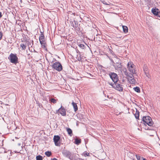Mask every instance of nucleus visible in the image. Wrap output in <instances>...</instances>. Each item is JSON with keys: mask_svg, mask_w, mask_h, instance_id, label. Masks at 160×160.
I'll use <instances>...</instances> for the list:
<instances>
[{"mask_svg": "<svg viewBox=\"0 0 160 160\" xmlns=\"http://www.w3.org/2000/svg\"><path fill=\"white\" fill-rule=\"evenodd\" d=\"M152 12L155 16L160 18V11L157 8H152Z\"/></svg>", "mask_w": 160, "mask_h": 160, "instance_id": "obj_11", "label": "nucleus"}, {"mask_svg": "<svg viewBox=\"0 0 160 160\" xmlns=\"http://www.w3.org/2000/svg\"><path fill=\"white\" fill-rule=\"evenodd\" d=\"M134 64L131 65L130 66H129L128 67V69H129V68H132L133 67H134Z\"/></svg>", "mask_w": 160, "mask_h": 160, "instance_id": "obj_34", "label": "nucleus"}, {"mask_svg": "<svg viewBox=\"0 0 160 160\" xmlns=\"http://www.w3.org/2000/svg\"><path fill=\"white\" fill-rule=\"evenodd\" d=\"M60 138L58 135H55L53 137V141L56 146H60L61 143L60 142Z\"/></svg>", "mask_w": 160, "mask_h": 160, "instance_id": "obj_7", "label": "nucleus"}, {"mask_svg": "<svg viewBox=\"0 0 160 160\" xmlns=\"http://www.w3.org/2000/svg\"><path fill=\"white\" fill-rule=\"evenodd\" d=\"M129 71L133 74H136V71L135 70V68H129L128 69Z\"/></svg>", "mask_w": 160, "mask_h": 160, "instance_id": "obj_23", "label": "nucleus"}, {"mask_svg": "<svg viewBox=\"0 0 160 160\" xmlns=\"http://www.w3.org/2000/svg\"><path fill=\"white\" fill-rule=\"evenodd\" d=\"M76 52L77 53L79 54L81 53L78 49H76Z\"/></svg>", "mask_w": 160, "mask_h": 160, "instance_id": "obj_37", "label": "nucleus"}, {"mask_svg": "<svg viewBox=\"0 0 160 160\" xmlns=\"http://www.w3.org/2000/svg\"><path fill=\"white\" fill-rule=\"evenodd\" d=\"M81 139H78V138H76L75 139L74 142L77 145H79L81 143Z\"/></svg>", "mask_w": 160, "mask_h": 160, "instance_id": "obj_21", "label": "nucleus"}, {"mask_svg": "<svg viewBox=\"0 0 160 160\" xmlns=\"http://www.w3.org/2000/svg\"><path fill=\"white\" fill-rule=\"evenodd\" d=\"M102 2L103 3V4L106 5H108V4L105 1H102Z\"/></svg>", "mask_w": 160, "mask_h": 160, "instance_id": "obj_35", "label": "nucleus"}, {"mask_svg": "<svg viewBox=\"0 0 160 160\" xmlns=\"http://www.w3.org/2000/svg\"><path fill=\"white\" fill-rule=\"evenodd\" d=\"M134 90L137 92H140V88L138 87H136L133 88Z\"/></svg>", "mask_w": 160, "mask_h": 160, "instance_id": "obj_27", "label": "nucleus"}, {"mask_svg": "<svg viewBox=\"0 0 160 160\" xmlns=\"http://www.w3.org/2000/svg\"><path fill=\"white\" fill-rule=\"evenodd\" d=\"M73 22L74 24L72 22V23H71V25L73 27L76 31H81V28H80V24H79L78 21L74 20Z\"/></svg>", "mask_w": 160, "mask_h": 160, "instance_id": "obj_5", "label": "nucleus"}, {"mask_svg": "<svg viewBox=\"0 0 160 160\" xmlns=\"http://www.w3.org/2000/svg\"><path fill=\"white\" fill-rule=\"evenodd\" d=\"M83 154L85 157H86V156H89V153L88 152H86L85 153V152H84Z\"/></svg>", "mask_w": 160, "mask_h": 160, "instance_id": "obj_31", "label": "nucleus"}, {"mask_svg": "<svg viewBox=\"0 0 160 160\" xmlns=\"http://www.w3.org/2000/svg\"><path fill=\"white\" fill-rule=\"evenodd\" d=\"M143 70L147 77L150 78L151 76L149 74L148 68L146 64H144L143 67Z\"/></svg>", "mask_w": 160, "mask_h": 160, "instance_id": "obj_9", "label": "nucleus"}, {"mask_svg": "<svg viewBox=\"0 0 160 160\" xmlns=\"http://www.w3.org/2000/svg\"><path fill=\"white\" fill-rule=\"evenodd\" d=\"M62 152L63 155L64 157L71 159V157L72 155L71 152L67 150H63Z\"/></svg>", "mask_w": 160, "mask_h": 160, "instance_id": "obj_8", "label": "nucleus"}, {"mask_svg": "<svg viewBox=\"0 0 160 160\" xmlns=\"http://www.w3.org/2000/svg\"><path fill=\"white\" fill-rule=\"evenodd\" d=\"M78 46L82 49H85L86 48L87 45L85 44V45H84L83 44H78Z\"/></svg>", "mask_w": 160, "mask_h": 160, "instance_id": "obj_19", "label": "nucleus"}, {"mask_svg": "<svg viewBox=\"0 0 160 160\" xmlns=\"http://www.w3.org/2000/svg\"><path fill=\"white\" fill-rule=\"evenodd\" d=\"M58 100L57 99H55L53 98H51L50 99L49 101L50 102L53 103H57V101Z\"/></svg>", "mask_w": 160, "mask_h": 160, "instance_id": "obj_25", "label": "nucleus"}, {"mask_svg": "<svg viewBox=\"0 0 160 160\" xmlns=\"http://www.w3.org/2000/svg\"><path fill=\"white\" fill-rule=\"evenodd\" d=\"M34 52H37L35 50H34Z\"/></svg>", "mask_w": 160, "mask_h": 160, "instance_id": "obj_42", "label": "nucleus"}, {"mask_svg": "<svg viewBox=\"0 0 160 160\" xmlns=\"http://www.w3.org/2000/svg\"><path fill=\"white\" fill-rule=\"evenodd\" d=\"M52 68L58 71H61L62 69V67L61 63L59 62H56L52 65Z\"/></svg>", "mask_w": 160, "mask_h": 160, "instance_id": "obj_4", "label": "nucleus"}, {"mask_svg": "<svg viewBox=\"0 0 160 160\" xmlns=\"http://www.w3.org/2000/svg\"><path fill=\"white\" fill-rule=\"evenodd\" d=\"M109 51L112 54V53H113V51L112 50H111L110 48H109Z\"/></svg>", "mask_w": 160, "mask_h": 160, "instance_id": "obj_38", "label": "nucleus"}, {"mask_svg": "<svg viewBox=\"0 0 160 160\" xmlns=\"http://www.w3.org/2000/svg\"><path fill=\"white\" fill-rule=\"evenodd\" d=\"M122 86V85L120 84L117 83H116L114 89L119 91L122 92L123 91V90Z\"/></svg>", "mask_w": 160, "mask_h": 160, "instance_id": "obj_12", "label": "nucleus"}, {"mask_svg": "<svg viewBox=\"0 0 160 160\" xmlns=\"http://www.w3.org/2000/svg\"><path fill=\"white\" fill-rule=\"evenodd\" d=\"M116 83L114 82V83H113L112 82H108V84L109 85H110L112 86V87L114 88H115V86L116 85Z\"/></svg>", "mask_w": 160, "mask_h": 160, "instance_id": "obj_28", "label": "nucleus"}, {"mask_svg": "<svg viewBox=\"0 0 160 160\" xmlns=\"http://www.w3.org/2000/svg\"><path fill=\"white\" fill-rule=\"evenodd\" d=\"M6 105H8V104H5Z\"/></svg>", "mask_w": 160, "mask_h": 160, "instance_id": "obj_44", "label": "nucleus"}, {"mask_svg": "<svg viewBox=\"0 0 160 160\" xmlns=\"http://www.w3.org/2000/svg\"><path fill=\"white\" fill-rule=\"evenodd\" d=\"M8 58L11 62L12 63L16 64L17 63H18V58L16 54L11 53L9 57H8Z\"/></svg>", "mask_w": 160, "mask_h": 160, "instance_id": "obj_3", "label": "nucleus"}, {"mask_svg": "<svg viewBox=\"0 0 160 160\" xmlns=\"http://www.w3.org/2000/svg\"><path fill=\"white\" fill-rule=\"evenodd\" d=\"M141 122L145 126V128L146 130H155L157 129V128L153 126L154 123L151 118L149 116H143Z\"/></svg>", "mask_w": 160, "mask_h": 160, "instance_id": "obj_1", "label": "nucleus"}, {"mask_svg": "<svg viewBox=\"0 0 160 160\" xmlns=\"http://www.w3.org/2000/svg\"><path fill=\"white\" fill-rule=\"evenodd\" d=\"M40 42L41 45L42 47L45 50H47V44L45 41H44L43 42L40 41Z\"/></svg>", "mask_w": 160, "mask_h": 160, "instance_id": "obj_14", "label": "nucleus"}, {"mask_svg": "<svg viewBox=\"0 0 160 160\" xmlns=\"http://www.w3.org/2000/svg\"><path fill=\"white\" fill-rule=\"evenodd\" d=\"M52 160H58L56 158H54Z\"/></svg>", "mask_w": 160, "mask_h": 160, "instance_id": "obj_40", "label": "nucleus"}, {"mask_svg": "<svg viewBox=\"0 0 160 160\" xmlns=\"http://www.w3.org/2000/svg\"><path fill=\"white\" fill-rule=\"evenodd\" d=\"M20 47L22 48V50H25L26 48V45L24 43H21L20 45Z\"/></svg>", "mask_w": 160, "mask_h": 160, "instance_id": "obj_24", "label": "nucleus"}, {"mask_svg": "<svg viewBox=\"0 0 160 160\" xmlns=\"http://www.w3.org/2000/svg\"><path fill=\"white\" fill-rule=\"evenodd\" d=\"M112 63V65L114 67L116 70H122V67L121 65L120 60L118 58H116L114 60L112 59H110Z\"/></svg>", "mask_w": 160, "mask_h": 160, "instance_id": "obj_2", "label": "nucleus"}, {"mask_svg": "<svg viewBox=\"0 0 160 160\" xmlns=\"http://www.w3.org/2000/svg\"><path fill=\"white\" fill-rule=\"evenodd\" d=\"M82 56L81 55V53L77 55V58L79 61H82Z\"/></svg>", "mask_w": 160, "mask_h": 160, "instance_id": "obj_20", "label": "nucleus"}, {"mask_svg": "<svg viewBox=\"0 0 160 160\" xmlns=\"http://www.w3.org/2000/svg\"><path fill=\"white\" fill-rule=\"evenodd\" d=\"M132 64H133L132 63V62H130L128 63V65H127V66H128V67L129 66H130L131 65H132Z\"/></svg>", "mask_w": 160, "mask_h": 160, "instance_id": "obj_33", "label": "nucleus"}, {"mask_svg": "<svg viewBox=\"0 0 160 160\" xmlns=\"http://www.w3.org/2000/svg\"><path fill=\"white\" fill-rule=\"evenodd\" d=\"M122 70H123L124 73L126 76L128 75V72L127 69L126 68H124L123 69H122Z\"/></svg>", "mask_w": 160, "mask_h": 160, "instance_id": "obj_30", "label": "nucleus"}, {"mask_svg": "<svg viewBox=\"0 0 160 160\" xmlns=\"http://www.w3.org/2000/svg\"><path fill=\"white\" fill-rule=\"evenodd\" d=\"M2 33L0 32V40L1 39L2 37Z\"/></svg>", "mask_w": 160, "mask_h": 160, "instance_id": "obj_36", "label": "nucleus"}, {"mask_svg": "<svg viewBox=\"0 0 160 160\" xmlns=\"http://www.w3.org/2000/svg\"><path fill=\"white\" fill-rule=\"evenodd\" d=\"M41 34L40 35L39 38V40L40 42V41L43 42L45 40V37L43 32H41Z\"/></svg>", "mask_w": 160, "mask_h": 160, "instance_id": "obj_15", "label": "nucleus"}, {"mask_svg": "<svg viewBox=\"0 0 160 160\" xmlns=\"http://www.w3.org/2000/svg\"><path fill=\"white\" fill-rule=\"evenodd\" d=\"M3 103V102L2 101H0V104H2Z\"/></svg>", "mask_w": 160, "mask_h": 160, "instance_id": "obj_41", "label": "nucleus"}, {"mask_svg": "<svg viewBox=\"0 0 160 160\" xmlns=\"http://www.w3.org/2000/svg\"><path fill=\"white\" fill-rule=\"evenodd\" d=\"M36 160H42L43 157L40 155H38L36 157Z\"/></svg>", "mask_w": 160, "mask_h": 160, "instance_id": "obj_26", "label": "nucleus"}, {"mask_svg": "<svg viewBox=\"0 0 160 160\" xmlns=\"http://www.w3.org/2000/svg\"><path fill=\"white\" fill-rule=\"evenodd\" d=\"M126 76H128V78H130V77H132V76H134V75L132 74L128 73V74Z\"/></svg>", "mask_w": 160, "mask_h": 160, "instance_id": "obj_32", "label": "nucleus"}, {"mask_svg": "<svg viewBox=\"0 0 160 160\" xmlns=\"http://www.w3.org/2000/svg\"><path fill=\"white\" fill-rule=\"evenodd\" d=\"M66 130L68 133V134L70 136H72L73 135L71 129L69 128H67Z\"/></svg>", "mask_w": 160, "mask_h": 160, "instance_id": "obj_18", "label": "nucleus"}, {"mask_svg": "<svg viewBox=\"0 0 160 160\" xmlns=\"http://www.w3.org/2000/svg\"><path fill=\"white\" fill-rule=\"evenodd\" d=\"M136 110V113L135 114H134V115L136 119H139V112L136 108H135Z\"/></svg>", "mask_w": 160, "mask_h": 160, "instance_id": "obj_16", "label": "nucleus"}, {"mask_svg": "<svg viewBox=\"0 0 160 160\" xmlns=\"http://www.w3.org/2000/svg\"><path fill=\"white\" fill-rule=\"evenodd\" d=\"M132 160H135V159H134V158H133V159H132Z\"/></svg>", "mask_w": 160, "mask_h": 160, "instance_id": "obj_43", "label": "nucleus"}, {"mask_svg": "<svg viewBox=\"0 0 160 160\" xmlns=\"http://www.w3.org/2000/svg\"><path fill=\"white\" fill-rule=\"evenodd\" d=\"M58 112L62 116H65L66 115V110L64 107L61 106L57 111V112Z\"/></svg>", "mask_w": 160, "mask_h": 160, "instance_id": "obj_10", "label": "nucleus"}, {"mask_svg": "<svg viewBox=\"0 0 160 160\" xmlns=\"http://www.w3.org/2000/svg\"><path fill=\"white\" fill-rule=\"evenodd\" d=\"M72 105L74 108V111L76 112L78 110V107L77 103L73 101L72 102Z\"/></svg>", "mask_w": 160, "mask_h": 160, "instance_id": "obj_17", "label": "nucleus"}, {"mask_svg": "<svg viewBox=\"0 0 160 160\" xmlns=\"http://www.w3.org/2000/svg\"><path fill=\"white\" fill-rule=\"evenodd\" d=\"M45 154L48 157H50L52 155L51 152L47 151L45 152Z\"/></svg>", "mask_w": 160, "mask_h": 160, "instance_id": "obj_29", "label": "nucleus"}, {"mask_svg": "<svg viewBox=\"0 0 160 160\" xmlns=\"http://www.w3.org/2000/svg\"><path fill=\"white\" fill-rule=\"evenodd\" d=\"M2 16V13L0 12V18H1Z\"/></svg>", "mask_w": 160, "mask_h": 160, "instance_id": "obj_39", "label": "nucleus"}, {"mask_svg": "<svg viewBox=\"0 0 160 160\" xmlns=\"http://www.w3.org/2000/svg\"><path fill=\"white\" fill-rule=\"evenodd\" d=\"M109 75L112 81L114 83H117L118 80V77L117 74L114 72H110Z\"/></svg>", "mask_w": 160, "mask_h": 160, "instance_id": "obj_6", "label": "nucleus"}, {"mask_svg": "<svg viewBox=\"0 0 160 160\" xmlns=\"http://www.w3.org/2000/svg\"><path fill=\"white\" fill-rule=\"evenodd\" d=\"M122 28H123V32L125 33H126L128 32V28L127 27L125 26H122Z\"/></svg>", "mask_w": 160, "mask_h": 160, "instance_id": "obj_22", "label": "nucleus"}, {"mask_svg": "<svg viewBox=\"0 0 160 160\" xmlns=\"http://www.w3.org/2000/svg\"><path fill=\"white\" fill-rule=\"evenodd\" d=\"M128 78L130 82L132 84H135L137 82L136 80L134 78V76H132V77H130Z\"/></svg>", "mask_w": 160, "mask_h": 160, "instance_id": "obj_13", "label": "nucleus"}]
</instances>
